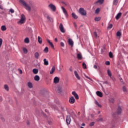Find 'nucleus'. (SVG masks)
<instances>
[{"label":"nucleus","instance_id":"nucleus-1","mask_svg":"<svg viewBox=\"0 0 128 128\" xmlns=\"http://www.w3.org/2000/svg\"><path fill=\"white\" fill-rule=\"evenodd\" d=\"M20 4H22V6H25L26 10H28L29 12H30V10H32V8L30 7V6L28 5L24 0H20Z\"/></svg>","mask_w":128,"mask_h":128},{"label":"nucleus","instance_id":"nucleus-2","mask_svg":"<svg viewBox=\"0 0 128 128\" xmlns=\"http://www.w3.org/2000/svg\"><path fill=\"white\" fill-rule=\"evenodd\" d=\"M100 30H97L96 32H94V36L96 38H100Z\"/></svg>","mask_w":128,"mask_h":128},{"label":"nucleus","instance_id":"nucleus-3","mask_svg":"<svg viewBox=\"0 0 128 128\" xmlns=\"http://www.w3.org/2000/svg\"><path fill=\"white\" fill-rule=\"evenodd\" d=\"M79 12L82 16H86V12L84 9V8H80L79 9Z\"/></svg>","mask_w":128,"mask_h":128},{"label":"nucleus","instance_id":"nucleus-4","mask_svg":"<svg viewBox=\"0 0 128 128\" xmlns=\"http://www.w3.org/2000/svg\"><path fill=\"white\" fill-rule=\"evenodd\" d=\"M70 122H72V119L70 118V116H66V122L68 126V124H70Z\"/></svg>","mask_w":128,"mask_h":128},{"label":"nucleus","instance_id":"nucleus-5","mask_svg":"<svg viewBox=\"0 0 128 128\" xmlns=\"http://www.w3.org/2000/svg\"><path fill=\"white\" fill-rule=\"evenodd\" d=\"M26 22V17L24 16V15L22 14V18L18 22L20 24H24Z\"/></svg>","mask_w":128,"mask_h":128},{"label":"nucleus","instance_id":"nucleus-6","mask_svg":"<svg viewBox=\"0 0 128 128\" xmlns=\"http://www.w3.org/2000/svg\"><path fill=\"white\" fill-rule=\"evenodd\" d=\"M118 114H121L122 112V108L120 106H118L116 110Z\"/></svg>","mask_w":128,"mask_h":128},{"label":"nucleus","instance_id":"nucleus-7","mask_svg":"<svg viewBox=\"0 0 128 128\" xmlns=\"http://www.w3.org/2000/svg\"><path fill=\"white\" fill-rule=\"evenodd\" d=\"M48 7L53 10V12H55L56 10V6L52 4H50L48 5Z\"/></svg>","mask_w":128,"mask_h":128},{"label":"nucleus","instance_id":"nucleus-8","mask_svg":"<svg viewBox=\"0 0 128 128\" xmlns=\"http://www.w3.org/2000/svg\"><path fill=\"white\" fill-rule=\"evenodd\" d=\"M59 28L61 32H63V33L65 32L64 28V26L62 25V24H60Z\"/></svg>","mask_w":128,"mask_h":128},{"label":"nucleus","instance_id":"nucleus-9","mask_svg":"<svg viewBox=\"0 0 128 128\" xmlns=\"http://www.w3.org/2000/svg\"><path fill=\"white\" fill-rule=\"evenodd\" d=\"M69 102L72 104H74L76 102V99H74V96H71L69 100Z\"/></svg>","mask_w":128,"mask_h":128},{"label":"nucleus","instance_id":"nucleus-10","mask_svg":"<svg viewBox=\"0 0 128 128\" xmlns=\"http://www.w3.org/2000/svg\"><path fill=\"white\" fill-rule=\"evenodd\" d=\"M54 84H58L60 82V78L58 76L55 77L54 80Z\"/></svg>","mask_w":128,"mask_h":128},{"label":"nucleus","instance_id":"nucleus-11","mask_svg":"<svg viewBox=\"0 0 128 128\" xmlns=\"http://www.w3.org/2000/svg\"><path fill=\"white\" fill-rule=\"evenodd\" d=\"M72 94L74 96V98L76 100H78V94L76 92H72Z\"/></svg>","mask_w":128,"mask_h":128},{"label":"nucleus","instance_id":"nucleus-12","mask_svg":"<svg viewBox=\"0 0 128 128\" xmlns=\"http://www.w3.org/2000/svg\"><path fill=\"white\" fill-rule=\"evenodd\" d=\"M62 8L64 14L66 16H68V12H66V8H64V6H62Z\"/></svg>","mask_w":128,"mask_h":128},{"label":"nucleus","instance_id":"nucleus-13","mask_svg":"<svg viewBox=\"0 0 128 128\" xmlns=\"http://www.w3.org/2000/svg\"><path fill=\"white\" fill-rule=\"evenodd\" d=\"M122 12H119L118 14H117L116 17V20H120V17L122 16Z\"/></svg>","mask_w":128,"mask_h":128},{"label":"nucleus","instance_id":"nucleus-14","mask_svg":"<svg viewBox=\"0 0 128 128\" xmlns=\"http://www.w3.org/2000/svg\"><path fill=\"white\" fill-rule=\"evenodd\" d=\"M68 44L71 46H74V42L72 41V38H69L68 39Z\"/></svg>","mask_w":128,"mask_h":128},{"label":"nucleus","instance_id":"nucleus-15","mask_svg":"<svg viewBox=\"0 0 128 128\" xmlns=\"http://www.w3.org/2000/svg\"><path fill=\"white\" fill-rule=\"evenodd\" d=\"M96 94L98 96H100V98H102V93L100 91H97L96 92Z\"/></svg>","mask_w":128,"mask_h":128},{"label":"nucleus","instance_id":"nucleus-16","mask_svg":"<svg viewBox=\"0 0 128 128\" xmlns=\"http://www.w3.org/2000/svg\"><path fill=\"white\" fill-rule=\"evenodd\" d=\"M74 74L75 76H76L78 80H80V76H78V72L76 71H74Z\"/></svg>","mask_w":128,"mask_h":128},{"label":"nucleus","instance_id":"nucleus-17","mask_svg":"<svg viewBox=\"0 0 128 128\" xmlns=\"http://www.w3.org/2000/svg\"><path fill=\"white\" fill-rule=\"evenodd\" d=\"M77 58L79 60H82V54H77Z\"/></svg>","mask_w":128,"mask_h":128},{"label":"nucleus","instance_id":"nucleus-18","mask_svg":"<svg viewBox=\"0 0 128 128\" xmlns=\"http://www.w3.org/2000/svg\"><path fill=\"white\" fill-rule=\"evenodd\" d=\"M104 0H98L97 2H96V4H102Z\"/></svg>","mask_w":128,"mask_h":128},{"label":"nucleus","instance_id":"nucleus-19","mask_svg":"<svg viewBox=\"0 0 128 128\" xmlns=\"http://www.w3.org/2000/svg\"><path fill=\"white\" fill-rule=\"evenodd\" d=\"M54 70H56V66H52V68L51 70L50 71V74H52L54 72Z\"/></svg>","mask_w":128,"mask_h":128},{"label":"nucleus","instance_id":"nucleus-20","mask_svg":"<svg viewBox=\"0 0 128 128\" xmlns=\"http://www.w3.org/2000/svg\"><path fill=\"white\" fill-rule=\"evenodd\" d=\"M47 42H48L50 44V46L54 48V44H52V42H50V40L47 39Z\"/></svg>","mask_w":128,"mask_h":128},{"label":"nucleus","instance_id":"nucleus-21","mask_svg":"<svg viewBox=\"0 0 128 128\" xmlns=\"http://www.w3.org/2000/svg\"><path fill=\"white\" fill-rule=\"evenodd\" d=\"M38 42H39L40 44H42V38H40V36H38Z\"/></svg>","mask_w":128,"mask_h":128},{"label":"nucleus","instance_id":"nucleus-22","mask_svg":"<svg viewBox=\"0 0 128 128\" xmlns=\"http://www.w3.org/2000/svg\"><path fill=\"white\" fill-rule=\"evenodd\" d=\"M107 74L108 76H110V78H112V72H110V69H108L107 70Z\"/></svg>","mask_w":128,"mask_h":128},{"label":"nucleus","instance_id":"nucleus-23","mask_svg":"<svg viewBox=\"0 0 128 128\" xmlns=\"http://www.w3.org/2000/svg\"><path fill=\"white\" fill-rule=\"evenodd\" d=\"M4 88L7 92H8V90H10V88L8 87V84L4 85Z\"/></svg>","mask_w":128,"mask_h":128},{"label":"nucleus","instance_id":"nucleus-24","mask_svg":"<svg viewBox=\"0 0 128 128\" xmlns=\"http://www.w3.org/2000/svg\"><path fill=\"white\" fill-rule=\"evenodd\" d=\"M28 86L29 88H33L32 83L30 82H28Z\"/></svg>","mask_w":128,"mask_h":128},{"label":"nucleus","instance_id":"nucleus-25","mask_svg":"<svg viewBox=\"0 0 128 128\" xmlns=\"http://www.w3.org/2000/svg\"><path fill=\"white\" fill-rule=\"evenodd\" d=\"M34 80H36V82H38L40 80V76L36 75L34 77Z\"/></svg>","mask_w":128,"mask_h":128},{"label":"nucleus","instance_id":"nucleus-26","mask_svg":"<svg viewBox=\"0 0 128 128\" xmlns=\"http://www.w3.org/2000/svg\"><path fill=\"white\" fill-rule=\"evenodd\" d=\"M44 66H48V61L46 60V58L44 60Z\"/></svg>","mask_w":128,"mask_h":128},{"label":"nucleus","instance_id":"nucleus-27","mask_svg":"<svg viewBox=\"0 0 128 128\" xmlns=\"http://www.w3.org/2000/svg\"><path fill=\"white\" fill-rule=\"evenodd\" d=\"M32 72L34 74H36L38 72V70L36 68H34L33 69Z\"/></svg>","mask_w":128,"mask_h":128},{"label":"nucleus","instance_id":"nucleus-28","mask_svg":"<svg viewBox=\"0 0 128 128\" xmlns=\"http://www.w3.org/2000/svg\"><path fill=\"white\" fill-rule=\"evenodd\" d=\"M34 56H35V58H38L39 56H40V54H38V52H36L35 54H34Z\"/></svg>","mask_w":128,"mask_h":128},{"label":"nucleus","instance_id":"nucleus-29","mask_svg":"<svg viewBox=\"0 0 128 128\" xmlns=\"http://www.w3.org/2000/svg\"><path fill=\"white\" fill-rule=\"evenodd\" d=\"M58 92H59V94H61V92H62V87L60 86L58 87Z\"/></svg>","mask_w":128,"mask_h":128},{"label":"nucleus","instance_id":"nucleus-30","mask_svg":"<svg viewBox=\"0 0 128 128\" xmlns=\"http://www.w3.org/2000/svg\"><path fill=\"white\" fill-rule=\"evenodd\" d=\"M72 16L74 18H75V20H76V18H78V16H76V14L74 13H72Z\"/></svg>","mask_w":128,"mask_h":128},{"label":"nucleus","instance_id":"nucleus-31","mask_svg":"<svg viewBox=\"0 0 128 128\" xmlns=\"http://www.w3.org/2000/svg\"><path fill=\"white\" fill-rule=\"evenodd\" d=\"M24 42L26 44H29L30 43V38H26L24 39Z\"/></svg>","mask_w":128,"mask_h":128},{"label":"nucleus","instance_id":"nucleus-32","mask_svg":"<svg viewBox=\"0 0 128 128\" xmlns=\"http://www.w3.org/2000/svg\"><path fill=\"white\" fill-rule=\"evenodd\" d=\"M1 30H2V32H4L5 30H6V27L4 26H2Z\"/></svg>","mask_w":128,"mask_h":128},{"label":"nucleus","instance_id":"nucleus-33","mask_svg":"<svg viewBox=\"0 0 128 128\" xmlns=\"http://www.w3.org/2000/svg\"><path fill=\"white\" fill-rule=\"evenodd\" d=\"M62 4H64V6H68V2H62Z\"/></svg>","mask_w":128,"mask_h":128},{"label":"nucleus","instance_id":"nucleus-34","mask_svg":"<svg viewBox=\"0 0 128 128\" xmlns=\"http://www.w3.org/2000/svg\"><path fill=\"white\" fill-rule=\"evenodd\" d=\"M118 2V0H114L113 4H114V6H116Z\"/></svg>","mask_w":128,"mask_h":128},{"label":"nucleus","instance_id":"nucleus-35","mask_svg":"<svg viewBox=\"0 0 128 128\" xmlns=\"http://www.w3.org/2000/svg\"><path fill=\"white\" fill-rule=\"evenodd\" d=\"M109 56L110 58H114V54H112V52H109Z\"/></svg>","mask_w":128,"mask_h":128},{"label":"nucleus","instance_id":"nucleus-36","mask_svg":"<svg viewBox=\"0 0 128 128\" xmlns=\"http://www.w3.org/2000/svg\"><path fill=\"white\" fill-rule=\"evenodd\" d=\"M95 104H96V106H99V108H102V105H100V104L98 103V100H96L95 101Z\"/></svg>","mask_w":128,"mask_h":128},{"label":"nucleus","instance_id":"nucleus-37","mask_svg":"<svg viewBox=\"0 0 128 128\" xmlns=\"http://www.w3.org/2000/svg\"><path fill=\"white\" fill-rule=\"evenodd\" d=\"M94 20H96V22H99V20H100V17H96Z\"/></svg>","mask_w":128,"mask_h":128},{"label":"nucleus","instance_id":"nucleus-38","mask_svg":"<svg viewBox=\"0 0 128 128\" xmlns=\"http://www.w3.org/2000/svg\"><path fill=\"white\" fill-rule=\"evenodd\" d=\"M110 102H111V104H114V98H110L109 100Z\"/></svg>","mask_w":128,"mask_h":128},{"label":"nucleus","instance_id":"nucleus-39","mask_svg":"<svg viewBox=\"0 0 128 128\" xmlns=\"http://www.w3.org/2000/svg\"><path fill=\"white\" fill-rule=\"evenodd\" d=\"M47 19L48 20L49 22H52V19L50 17V16L48 15L47 16Z\"/></svg>","mask_w":128,"mask_h":128},{"label":"nucleus","instance_id":"nucleus-40","mask_svg":"<svg viewBox=\"0 0 128 128\" xmlns=\"http://www.w3.org/2000/svg\"><path fill=\"white\" fill-rule=\"evenodd\" d=\"M122 90H123V92H126L127 90H126V86H124L122 87Z\"/></svg>","mask_w":128,"mask_h":128},{"label":"nucleus","instance_id":"nucleus-41","mask_svg":"<svg viewBox=\"0 0 128 128\" xmlns=\"http://www.w3.org/2000/svg\"><path fill=\"white\" fill-rule=\"evenodd\" d=\"M112 28V24H109L108 26V29L110 30V28Z\"/></svg>","mask_w":128,"mask_h":128},{"label":"nucleus","instance_id":"nucleus-42","mask_svg":"<svg viewBox=\"0 0 128 128\" xmlns=\"http://www.w3.org/2000/svg\"><path fill=\"white\" fill-rule=\"evenodd\" d=\"M44 52H46V54L47 52H48V47H46L44 49Z\"/></svg>","mask_w":128,"mask_h":128},{"label":"nucleus","instance_id":"nucleus-43","mask_svg":"<svg viewBox=\"0 0 128 128\" xmlns=\"http://www.w3.org/2000/svg\"><path fill=\"white\" fill-rule=\"evenodd\" d=\"M23 52H24V54H28V49H26V48H23Z\"/></svg>","mask_w":128,"mask_h":128},{"label":"nucleus","instance_id":"nucleus-44","mask_svg":"<svg viewBox=\"0 0 128 128\" xmlns=\"http://www.w3.org/2000/svg\"><path fill=\"white\" fill-rule=\"evenodd\" d=\"M116 36H122V33L120 32H116Z\"/></svg>","mask_w":128,"mask_h":128},{"label":"nucleus","instance_id":"nucleus-45","mask_svg":"<svg viewBox=\"0 0 128 128\" xmlns=\"http://www.w3.org/2000/svg\"><path fill=\"white\" fill-rule=\"evenodd\" d=\"M100 8H98L96 11H95V12L96 14H98L100 12Z\"/></svg>","mask_w":128,"mask_h":128},{"label":"nucleus","instance_id":"nucleus-46","mask_svg":"<svg viewBox=\"0 0 128 128\" xmlns=\"http://www.w3.org/2000/svg\"><path fill=\"white\" fill-rule=\"evenodd\" d=\"M82 66H83V68H86V63L83 62Z\"/></svg>","mask_w":128,"mask_h":128},{"label":"nucleus","instance_id":"nucleus-47","mask_svg":"<svg viewBox=\"0 0 128 128\" xmlns=\"http://www.w3.org/2000/svg\"><path fill=\"white\" fill-rule=\"evenodd\" d=\"M102 120H104L102 118H99L96 120V122H102Z\"/></svg>","mask_w":128,"mask_h":128},{"label":"nucleus","instance_id":"nucleus-48","mask_svg":"<svg viewBox=\"0 0 128 128\" xmlns=\"http://www.w3.org/2000/svg\"><path fill=\"white\" fill-rule=\"evenodd\" d=\"M94 124H95L94 122H92L90 123V126H94Z\"/></svg>","mask_w":128,"mask_h":128},{"label":"nucleus","instance_id":"nucleus-49","mask_svg":"<svg viewBox=\"0 0 128 128\" xmlns=\"http://www.w3.org/2000/svg\"><path fill=\"white\" fill-rule=\"evenodd\" d=\"M2 39L0 38V48H2Z\"/></svg>","mask_w":128,"mask_h":128},{"label":"nucleus","instance_id":"nucleus-50","mask_svg":"<svg viewBox=\"0 0 128 128\" xmlns=\"http://www.w3.org/2000/svg\"><path fill=\"white\" fill-rule=\"evenodd\" d=\"M106 66H110V61H106Z\"/></svg>","mask_w":128,"mask_h":128},{"label":"nucleus","instance_id":"nucleus-51","mask_svg":"<svg viewBox=\"0 0 128 128\" xmlns=\"http://www.w3.org/2000/svg\"><path fill=\"white\" fill-rule=\"evenodd\" d=\"M10 12H11V14H14V10L12 8H10Z\"/></svg>","mask_w":128,"mask_h":128},{"label":"nucleus","instance_id":"nucleus-52","mask_svg":"<svg viewBox=\"0 0 128 128\" xmlns=\"http://www.w3.org/2000/svg\"><path fill=\"white\" fill-rule=\"evenodd\" d=\"M70 114L71 116H74V112H72V110H71V113H69Z\"/></svg>","mask_w":128,"mask_h":128},{"label":"nucleus","instance_id":"nucleus-53","mask_svg":"<svg viewBox=\"0 0 128 128\" xmlns=\"http://www.w3.org/2000/svg\"><path fill=\"white\" fill-rule=\"evenodd\" d=\"M84 76H86V78H88V80H92V78H90V77L86 76V75H84Z\"/></svg>","mask_w":128,"mask_h":128},{"label":"nucleus","instance_id":"nucleus-54","mask_svg":"<svg viewBox=\"0 0 128 128\" xmlns=\"http://www.w3.org/2000/svg\"><path fill=\"white\" fill-rule=\"evenodd\" d=\"M60 46H64V44L62 42H60Z\"/></svg>","mask_w":128,"mask_h":128},{"label":"nucleus","instance_id":"nucleus-55","mask_svg":"<svg viewBox=\"0 0 128 128\" xmlns=\"http://www.w3.org/2000/svg\"><path fill=\"white\" fill-rule=\"evenodd\" d=\"M94 68H96V69L98 68V66H96V65H94Z\"/></svg>","mask_w":128,"mask_h":128},{"label":"nucleus","instance_id":"nucleus-56","mask_svg":"<svg viewBox=\"0 0 128 128\" xmlns=\"http://www.w3.org/2000/svg\"><path fill=\"white\" fill-rule=\"evenodd\" d=\"M2 97L0 96V102H2Z\"/></svg>","mask_w":128,"mask_h":128},{"label":"nucleus","instance_id":"nucleus-57","mask_svg":"<svg viewBox=\"0 0 128 128\" xmlns=\"http://www.w3.org/2000/svg\"><path fill=\"white\" fill-rule=\"evenodd\" d=\"M0 10H4V7H2L1 6H0Z\"/></svg>","mask_w":128,"mask_h":128},{"label":"nucleus","instance_id":"nucleus-58","mask_svg":"<svg viewBox=\"0 0 128 128\" xmlns=\"http://www.w3.org/2000/svg\"><path fill=\"white\" fill-rule=\"evenodd\" d=\"M54 40L56 42H58V38H56Z\"/></svg>","mask_w":128,"mask_h":128},{"label":"nucleus","instance_id":"nucleus-59","mask_svg":"<svg viewBox=\"0 0 128 128\" xmlns=\"http://www.w3.org/2000/svg\"><path fill=\"white\" fill-rule=\"evenodd\" d=\"M120 81L121 82H124V80H122V78H120Z\"/></svg>","mask_w":128,"mask_h":128},{"label":"nucleus","instance_id":"nucleus-60","mask_svg":"<svg viewBox=\"0 0 128 128\" xmlns=\"http://www.w3.org/2000/svg\"><path fill=\"white\" fill-rule=\"evenodd\" d=\"M20 73L22 74V71L21 70H20Z\"/></svg>","mask_w":128,"mask_h":128},{"label":"nucleus","instance_id":"nucleus-61","mask_svg":"<svg viewBox=\"0 0 128 128\" xmlns=\"http://www.w3.org/2000/svg\"><path fill=\"white\" fill-rule=\"evenodd\" d=\"M91 116L92 118H94V114H92Z\"/></svg>","mask_w":128,"mask_h":128},{"label":"nucleus","instance_id":"nucleus-62","mask_svg":"<svg viewBox=\"0 0 128 128\" xmlns=\"http://www.w3.org/2000/svg\"><path fill=\"white\" fill-rule=\"evenodd\" d=\"M69 70H70V72H72V68H70Z\"/></svg>","mask_w":128,"mask_h":128},{"label":"nucleus","instance_id":"nucleus-63","mask_svg":"<svg viewBox=\"0 0 128 128\" xmlns=\"http://www.w3.org/2000/svg\"><path fill=\"white\" fill-rule=\"evenodd\" d=\"M82 126H86V124H82Z\"/></svg>","mask_w":128,"mask_h":128},{"label":"nucleus","instance_id":"nucleus-64","mask_svg":"<svg viewBox=\"0 0 128 128\" xmlns=\"http://www.w3.org/2000/svg\"><path fill=\"white\" fill-rule=\"evenodd\" d=\"M2 122H4V118H2Z\"/></svg>","mask_w":128,"mask_h":128}]
</instances>
